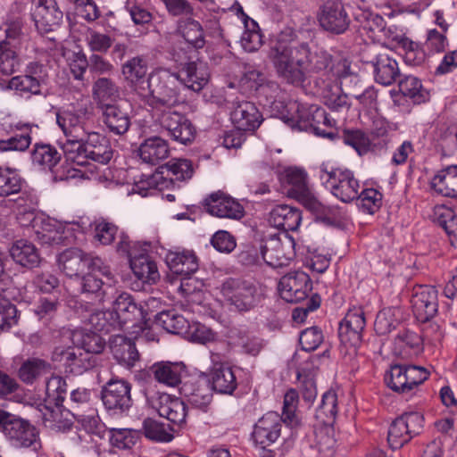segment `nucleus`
I'll return each mask as SVG.
<instances>
[{"label": "nucleus", "instance_id": "f257e3e1", "mask_svg": "<svg viewBox=\"0 0 457 457\" xmlns=\"http://www.w3.org/2000/svg\"><path fill=\"white\" fill-rule=\"evenodd\" d=\"M87 119L86 112H58L56 122L64 135L60 146L67 161L77 165H89L91 161L106 164L112 157L111 145L104 136L88 127Z\"/></svg>", "mask_w": 457, "mask_h": 457}, {"label": "nucleus", "instance_id": "f03ea898", "mask_svg": "<svg viewBox=\"0 0 457 457\" xmlns=\"http://www.w3.org/2000/svg\"><path fill=\"white\" fill-rule=\"evenodd\" d=\"M320 179L326 188L343 203H351L358 199L361 184L353 171L346 168L328 169L321 165Z\"/></svg>", "mask_w": 457, "mask_h": 457}, {"label": "nucleus", "instance_id": "7ed1b4c3", "mask_svg": "<svg viewBox=\"0 0 457 457\" xmlns=\"http://www.w3.org/2000/svg\"><path fill=\"white\" fill-rule=\"evenodd\" d=\"M58 263L60 269L71 278L80 275L87 269L99 270L108 281L112 279L110 268L104 263L102 259L93 257L79 248L63 251L58 257Z\"/></svg>", "mask_w": 457, "mask_h": 457}, {"label": "nucleus", "instance_id": "20e7f679", "mask_svg": "<svg viewBox=\"0 0 457 457\" xmlns=\"http://www.w3.org/2000/svg\"><path fill=\"white\" fill-rule=\"evenodd\" d=\"M179 80L176 74L165 73L160 78L155 88L148 95H142L154 113L175 109L183 103L179 95Z\"/></svg>", "mask_w": 457, "mask_h": 457}, {"label": "nucleus", "instance_id": "39448f33", "mask_svg": "<svg viewBox=\"0 0 457 457\" xmlns=\"http://www.w3.org/2000/svg\"><path fill=\"white\" fill-rule=\"evenodd\" d=\"M429 371L416 365H393L385 376L388 387L399 394H408L428 379Z\"/></svg>", "mask_w": 457, "mask_h": 457}, {"label": "nucleus", "instance_id": "423d86ee", "mask_svg": "<svg viewBox=\"0 0 457 457\" xmlns=\"http://www.w3.org/2000/svg\"><path fill=\"white\" fill-rule=\"evenodd\" d=\"M291 113L282 116V120L292 129L299 130L312 129L318 136L327 137L319 128L321 120H327L326 112L314 104L306 105L293 103L289 106Z\"/></svg>", "mask_w": 457, "mask_h": 457}, {"label": "nucleus", "instance_id": "0eeeda50", "mask_svg": "<svg viewBox=\"0 0 457 457\" xmlns=\"http://www.w3.org/2000/svg\"><path fill=\"white\" fill-rule=\"evenodd\" d=\"M161 127L168 135L182 145H188L195 137V129L187 117L178 110L171 109L154 113Z\"/></svg>", "mask_w": 457, "mask_h": 457}, {"label": "nucleus", "instance_id": "6e6552de", "mask_svg": "<svg viewBox=\"0 0 457 457\" xmlns=\"http://www.w3.org/2000/svg\"><path fill=\"white\" fill-rule=\"evenodd\" d=\"M221 294L241 312L255 307L261 300V294L253 284L235 278H229L222 284Z\"/></svg>", "mask_w": 457, "mask_h": 457}, {"label": "nucleus", "instance_id": "1a4fd4ad", "mask_svg": "<svg viewBox=\"0 0 457 457\" xmlns=\"http://www.w3.org/2000/svg\"><path fill=\"white\" fill-rule=\"evenodd\" d=\"M293 237L284 235V238L270 236L261 244V254L264 262L272 268L287 266L295 256Z\"/></svg>", "mask_w": 457, "mask_h": 457}, {"label": "nucleus", "instance_id": "9d476101", "mask_svg": "<svg viewBox=\"0 0 457 457\" xmlns=\"http://www.w3.org/2000/svg\"><path fill=\"white\" fill-rule=\"evenodd\" d=\"M111 312L119 329L127 327L128 323H132L133 328L141 330L145 324L147 312L142 305H137L128 293H120L116 297Z\"/></svg>", "mask_w": 457, "mask_h": 457}, {"label": "nucleus", "instance_id": "9b49d317", "mask_svg": "<svg viewBox=\"0 0 457 457\" xmlns=\"http://www.w3.org/2000/svg\"><path fill=\"white\" fill-rule=\"evenodd\" d=\"M146 402L161 417L166 418L173 426L180 427L186 421L187 408L185 403L168 394L147 391Z\"/></svg>", "mask_w": 457, "mask_h": 457}, {"label": "nucleus", "instance_id": "f8f14e48", "mask_svg": "<svg viewBox=\"0 0 457 457\" xmlns=\"http://www.w3.org/2000/svg\"><path fill=\"white\" fill-rule=\"evenodd\" d=\"M423 427V416L420 412H405L391 424L387 440L391 448H401L414 436L420 434Z\"/></svg>", "mask_w": 457, "mask_h": 457}, {"label": "nucleus", "instance_id": "ddd939ff", "mask_svg": "<svg viewBox=\"0 0 457 457\" xmlns=\"http://www.w3.org/2000/svg\"><path fill=\"white\" fill-rule=\"evenodd\" d=\"M31 18L39 33H48L57 29L63 18L56 0H32Z\"/></svg>", "mask_w": 457, "mask_h": 457}, {"label": "nucleus", "instance_id": "4468645a", "mask_svg": "<svg viewBox=\"0 0 457 457\" xmlns=\"http://www.w3.org/2000/svg\"><path fill=\"white\" fill-rule=\"evenodd\" d=\"M162 170L165 171L155 173L151 179L157 189L163 190L174 187L175 182H183L190 179L194 174L191 161L187 159H174L166 163Z\"/></svg>", "mask_w": 457, "mask_h": 457}, {"label": "nucleus", "instance_id": "2eb2a0df", "mask_svg": "<svg viewBox=\"0 0 457 457\" xmlns=\"http://www.w3.org/2000/svg\"><path fill=\"white\" fill-rule=\"evenodd\" d=\"M4 435L9 443L16 448L31 446L36 448L38 445L36 428L29 421L12 414L4 428Z\"/></svg>", "mask_w": 457, "mask_h": 457}, {"label": "nucleus", "instance_id": "dca6fc26", "mask_svg": "<svg viewBox=\"0 0 457 457\" xmlns=\"http://www.w3.org/2000/svg\"><path fill=\"white\" fill-rule=\"evenodd\" d=\"M204 205L208 213L218 218L238 220L245 216V209L241 204L220 191L206 197Z\"/></svg>", "mask_w": 457, "mask_h": 457}, {"label": "nucleus", "instance_id": "f3484780", "mask_svg": "<svg viewBox=\"0 0 457 457\" xmlns=\"http://www.w3.org/2000/svg\"><path fill=\"white\" fill-rule=\"evenodd\" d=\"M311 289V279L303 271L289 272L283 276L278 283L280 295L288 303H297L305 299Z\"/></svg>", "mask_w": 457, "mask_h": 457}, {"label": "nucleus", "instance_id": "a211bd4d", "mask_svg": "<svg viewBox=\"0 0 457 457\" xmlns=\"http://www.w3.org/2000/svg\"><path fill=\"white\" fill-rule=\"evenodd\" d=\"M102 400L108 410H128L131 406L130 385L123 379H110L102 390Z\"/></svg>", "mask_w": 457, "mask_h": 457}, {"label": "nucleus", "instance_id": "6ab92c4d", "mask_svg": "<svg viewBox=\"0 0 457 457\" xmlns=\"http://www.w3.org/2000/svg\"><path fill=\"white\" fill-rule=\"evenodd\" d=\"M320 26L330 32L340 34L349 26V17L340 0H327L319 14Z\"/></svg>", "mask_w": 457, "mask_h": 457}, {"label": "nucleus", "instance_id": "aec40b11", "mask_svg": "<svg viewBox=\"0 0 457 457\" xmlns=\"http://www.w3.org/2000/svg\"><path fill=\"white\" fill-rule=\"evenodd\" d=\"M364 312L361 308L348 311L338 328L340 341L345 345L357 347L361 341V334L365 328Z\"/></svg>", "mask_w": 457, "mask_h": 457}, {"label": "nucleus", "instance_id": "412c9836", "mask_svg": "<svg viewBox=\"0 0 457 457\" xmlns=\"http://www.w3.org/2000/svg\"><path fill=\"white\" fill-rule=\"evenodd\" d=\"M411 303L416 318L427 321L437 312V290L431 286H420L412 295Z\"/></svg>", "mask_w": 457, "mask_h": 457}, {"label": "nucleus", "instance_id": "4be33fe9", "mask_svg": "<svg viewBox=\"0 0 457 457\" xmlns=\"http://www.w3.org/2000/svg\"><path fill=\"white\" fill-rule=\"evenodd\" d=\"M284 420L273 411L264 414L255 424L253 438L257 445H270L274 444L281 434Z\"/></svg>", "mask_w": 457, "mask_h": 457}, {"label": "nucleus", "instance_id": "5701e85b", "mask_svg": "<svg viewBox=\"0 0 457 457\" xmlns=\"http://www.w3.org/2000/svg\"><path fill=\"white\" fill-rule=\"evenodd\" d=\"M230 120L239 131H254L262 121L257 107L248 101H237L233 104Z\"/></svg>", "mask_w": 457, "mask_h": 457}, {"label": "nucleus", "instance_id": "b1692460", "mask_svg": "<svg viewBox=\"0 0 457 457\" xmlns=\"http://www.w3.org/2000/svg\"><path fill=\"white\" fill-rule=\"evenodd\" d=\"M176 76L179 79L182 80L188 88L198 92L208 82L210 73L206 63L201 59H196L195 61L182 64V67Z\"/></svg>", "mask_w": 457, "mask_h": 457}, {"label": "nucleus", "instance_id": "393cba45", "mask_svg": "<svg viewBox=\"0 0 457 457\" xmlns=\"http://www.w3.org/2000/svg\"><path fill=\"white\" fill-rule=\"evenodd\" d=\"M423 338L411 329H401L394 339L393 352L401 358L408 359L418 356L423 352Z\"/></svg>", "mask_w": 457, "mask_h": 457}, {"label": "nucleus", "instance_id": "a878e982", "mask_svg": "<svg viewBox=\"0 0 457 457\" xmlns=\"http://www.w3.org/2000/svg\"><path fill=\"white\" fill-rule=\"evenodd\" d=\"M33 226L42 244L59 245L67 237V225L50 217L36 220Z\"/></svg>", "mask_w": 457, "mask_h": 457}, {"label": "nucleus", "instance_id": "bb28decb", "mask_svg": "<svg viewBox=\"0 0 457 457\" xmlns=\"http://www.w3.org/2000/svg\"><path fill=\"white\" fill-rule=\"evenodd\" d=\"M302 220L301 212L287 204H280L274 207L270 214L268 221L270 226L284 231H295L300 226Z\"/></svg>", "mask_w": 457, "mask_h": 457}, {"label": "nucleus", "instance_id": "cd10ccee", "mask_svg": "<svg viewBox=\"0 0 457 457\" xmlns=\"http://www.w3.org/2000/svg\"><path fill=\"white\" fill-rule=\"evenodd\" d=\"M109 346L113 357L127 367H133L139 358L134 342L123 335L112 336Z\"/></svg>", "mask_w": 457, "mask_h": 457}, {"label": "nucleus", "instance_id": "c85d7f7f", "mask_svg": "<svg viewBox=\"0 0 457 457\" xmlns=\"http://www.w3.org/2000/svg\"><path fill=\"white\" fill-rule=\"evenodd\" d=\"M170 148L166 140L160 137L145 139L138 148V156L145 163L156 165L169 156Z\"/></svg>", "mask_w": 457, "mask_h": 457}, {"label": "nucleus", "instance_id": "c756f323", "mask_svg": "<svg viewBox=\"0 0 457 457\" xmlns=\"http://www.w3.org/2000/svg\"><path fill=\"white\" fill-rule=\"evenodd\" d=\"M430 187L437 195L457 198V165L440 170L431 179Z\"/></svg>", "mask_w": 457, "mask_h": 457}, {"label": "nucleus", "instance_id": "7c9ffc66", "mask_svg": "<svg viewBox=\"0 0 457 457\" xmlns=\"http://www.w3.org/2000/svg\"><path fill=\"white\" fill-rule=\"evenodd\" d=\"M31 162L44 171H53L62 159L61 154L50 144L36 143L30 153Z\"/></svg>", "mask_w": 457, "mask_h": 457}, {"label": "nucleus", "instance_id": "2f4dec72", "mask_svg": "<svg viewBox=\"0 0 457 457\" xmlns=\"http://www.w3.org/2000/svg\"><path fill=\"white\" fill-rule=\"evenodd\" d=\"M166 262L170 270L181 276H189L198 270V260L193 251L169 252Z\"/></svg>", "mask_w": 457, "mask_h": 457}, {"label": "nucleus", "instance_id": "473e14b6", "mask_svg": "<svg viewBox=\"0 0 457 457\" xmlns=\"http://www.w3.org/2000/svg\"><path fill=\"white\" fill-rule=\"evenodd\" d=\"M310 59H277L278 73L292 84L301 83L309 71Z\"/></svg>", "mask_w": 457, "mask_h": 457}, {"label": "nucleus", "instance_id": "72a5a7b5", "mask_svg": "<svg viewBox=\"0 0 457 457\" xmlns=\"http://www.w3.org/2000/svg\"><path fill=\"white\" fill-rule=\"evenodd\" d=\"M125 102L109 105L103 108L104 121L108 129L117 134L122 135L128 131L130 126L129 113L123 110Z\"/></svg>", "mask_w": 457, "mask_h": 457}, {"label": "nucleus", "instance_id": "f704fd0d", "mask_svg": "<svg viewBox=\"0 0 457 457\" xmlns=\"http://www.w3.org/2000/svg\"><path fill=\"white\" fill-rule=\"evenodd\" d=\"M12 260L22 267L32 269L40 263V255L36 246L26 239L15 241L10 248Z\"/></svg>", "mask_w": 457, "mask_h": 457}, {"label": "nucleus", "instance_id": "c9c22d12", "mask_svg": "<svg viewBox=\"0 0 457 457\" xmlns=\"http://www.w3.org/2000/svg\"><path fill=\"white\" fill-rule=\"evenodd\" d=\"M230 343L240 348L245 354L257 356L266 345L263 338L246 331L234 330L229 337Z\"/></svg>", "mask_w": 457, "mask_h": 457}, {"label": "nucleus", "instance_id": "e433bc0d", "mask_svg": "<svg viewBox=\"0 0 457 457\" xmlns=\"http://www.w3.org/2000/svg\"><path fill=\"white\" fill-rule=\"evenodd\" d=\"M52 365L47 361L30 357L25 360L18 370L19 378L27 385H32L37 378L49 373Z\"/></svg>", "mask_w": 457, "mask_h": 457}, {"label": "nucleus", "instance_id": "4c0bfd02", "mask_svg": "<svg viewBox=\"0 0 457 457\" xmlns=\"http://www.w3.org/2000/svg\"><path fill=\"white\" fill-rule=\"evenodd\" d=\"M129 264L139 280L151 284L159 279L160 275L155 262L145 253L135 254L129 259Z\"/></svg>", "mask_w": 457, "mask_h": 457}, {"label": "nucleus", "instance_id": "58836bf2", "mask_svg": "<svg viewBox=\"0 0 457 457\" xmlns=\"http://www.w3.org/2000/svg\"><path fill=\"white\" fill-rule=\"evenodd\" d=\"M154 378L168 386H176L181 382L184 365L178 362H158L151 367Z\"/></svg>", "mask_w": 457, "mask_h": 457}, {"label": "nucleus", "instance_id": "ea45409f", "mask_svg": "<svg viewBox=\"0 0 457 457\" xmlns=\"http://www.w3.org/2000/svg\"><path fill=\"white\" fill-rule=\"evenodd\" d=\"M71 338L74 345L84 353H100L104 348L105 341L96 332L86 329H77L71 333Z\"/></svg>", "mask_w": 457, "mask_h": 457}, {"label": "nucleus", "instance_id": "a19ab883", "mask_svg": "<svg viewBox=\"0 0 457 457\" xmlns=\"http://www.w3.org/2000/svg\"><path fill=\"white\" fill-rule=\"evenodd\" d=\"M61 361H63L67 371L74 375H80L90 367L92 363L87 354L79 347L78 349L68 348L61 352Z\"/></svg>", "mask_w": 457, "mask_h": 457}, {"label": "nucleus", "instance_id": "79ce46f5", "mask_svg": "<svg viewBox=\"0 0 457 457\" xmlns=\"http://www.w3.org/2000/svg\"><path fill=\"white\" fill-rule=\"evenodd\" d=\"M238 11L242 15V20L245 28L240 38V45L245 52L253 53L258 50L262 44V36L258 29V24L243 12L241 6Z\"/></svg>", "mask_w": 457, "mask_h": 457}, {"label": "nucleus", "instance_id": "37998d69", "mask_svg": "<svg viewBox=\"0 0 457 457\" xmlns=\"http://www.w3.org/2000/svg\"><path fill=\"white\" fill-rule=\"evenodd\" d=\"M93 95L102 109L120 101L119 88L112 80L105 78L99 79L95 83Z\"/></svg>", "mask_w": 457, "mask_h": 457}, {"label": "nucleus", "instance_id": "c03bdc74", "mask_svg": "<svg viewBox=\"0 0 457 457\" xmlns=\"http://www.w3.org/2000/svg\"><path fill=\"white\" fill-rule=\"evenodd\" d=\"M179 31L185 40L187 48L200 49L205 45L204 32L199 22L187 19L179 24Z\"/></svg>", "mask_w": 457, "mask_h": 457}, {"label": "nucleus", "instance_id": "a18cd8bd", "mask_svg": "<svg viewBox=\"0 0 457 457\" xmlns=\"http://www.w3.org/2000/svg\"><path fill=\"white\" fill-rule=\"evenodd\" d=\"M399 90L414 104H423L430 99L429 90L423 87L419 79L412 76H408L399 82Z\"/></svg>", "mask_w": 457, "mask_h": 457}, {"label": "nucleus", "instance_id": "49530a36", "mask_svg": "<svg viewBox=\"0 0 457 457\" xmlns=\"http://www.w3.org/2000/svg\"><path fill=\"white\" fill-rule=\"evenodd\" d=\"M212 384L214 390L228 395L232 394L237 386L232 369L227 366H220L212 370Z\"/></svg>", "mask_w": 457, "mask_h": 457}, {"label": "nucleus", "instance_id": "de8ad7c7", "mask_svg": "<svg viewBox=\"0 0 457 457\" xmlns=\"http://www.w3.org/2000/svg\"><path fill=\"white\" fill-rule=\"evenodd\" d=\"M24 185V179L16 170L0 168V196H9L18 193L24 195L22 192Z\"/></svg>", "mask_w": 457, "mask_h": 457}, {"label": "nucleus", "instance_id": "09e8293b", "mask_svg": "<svg viewBox=\"0 0 457 457\" xmlns=\"http://www.w3.org/2000/svg\"><path fill=\"white\" fill-rule=\"evenodd\" d=\"M375 80L383 85L393 84L400 75L395 59H378L374 63Z\"/></svg>", "mask_w": 457, "mask_h": 457}, {"label": "nucleus", "instance_id": "8fccbe9b", "mask_svg": "<svg viewBox=\"0 0 457 457\" xmlns=\"http://www.w3.org/2000/svg\"><path fill=\"white\" fill-rule=\"evenodd\" d=\"M86 312H88V314L83 315L82 319L96 331H105L108 333L112 328H117L111 310L105 312L95 311L91 307L87 306Z\"/></svg>", "mask_w": 457, "mask_h": 457}, {"label": "nucleus", "instance_id": "3c124183", "mask_svg": "<svg viewBox=\"0 0 457 457\" xmlns=\"http://www.w3.org/2000/svg\"><path fill=\"white\" fill-rule=\"evenodd\" d=\"M17 130L21 131L20 135L11 137L6 140H0V151H20L23 152L29 148L31 144L30 127L29 124L17 123Z\"/></svg>", "mask_w": 457, "mask_h": 457}, {"label": "nucleus", "instance_id": "603ef678", "mask_svg": "<svg viewBox=\"0 0 457 457\" xmlns=\"http://www.w3.org/2000/svg\"><path fill=\"white\" fill-rule=\"evenodd\" d=\"M401 311L395 307H387L381 310L375 320L374 328L378 335H386L395 329L400 323Z\"/></svg>", "mask_w": 457, "mask_h": 457}, {"label": "nucleus", "instance_id": "864d4df0", "mask_svg": "<svg viewBox=\"0 0 457 457\" xmlns=\"http://www.w3.org/2000/svg\"><path fill=\"white\" fill-rule=\"evenodd\" d=\"M59 406L55 405L54 408L45 406L44 411L41 410L40 411L42 412V420L46 428L56 432H64L71 428V422L63 417V413Z\"/></svg>", "mask_w": 457, "mask_h": 457}, {"label": "nucleus", "instance_id": "5fc2aeb1", "mask_svg": "<svg viewBox=\"0 0 457 457\" xmlns=\"http://www.w3.org/2000/svg\"><path fill=\"white\" fill-rule=\"evenodd\" d=\"M157 322L165 330L173 334L185 336L189 321L175 311H167L160 312L157 315Z\"/></svg>", "mask_w": 457, "mask_h": 457}, {"label": "nucleus", "instance_id": "6e6d98bb", "mask_svg": "<svg viewBox=\"0 0 457 457\" xmlns=\"http://www.w3.org/2000/svg\"><path fill=\"white\" fill-rule=\"evenodd\" d=\"M436 220L450 237L451 244L457 247V215L450 209L439 206L435 210Z\"/></svg>", "mask_w": 457, "mask_h": 457}, {"label": "nucleus", "instance_id": "4d7b16f0", "mask_svg": "<svg viewBox=\"0 0 457 457\" xmlns=\"http://www.w3.org/2000/svg\"><path fill=\"white\" fill-rule=\"evenodd\" d=\"M146 74L147 64L145 59H129L122 65V75L131 84L146 83L149 87L150 84L145 80Z\"/></svg>", "mask_w": 457, "mask_h": 457}, {"label": "nucleus", "instance_id": "13d9d810", "mask_svg": "<svg viewBox=\"0 0 457 457\" xmlns=\"http://www.w3.org/2000/svg\"><path fill=\"white\" fill-rule=\"evenodd\" d=\"M99 275L103 276L99 270H88V272L82 278L81 287L83 293L94 295L96 301L102 303L105 295L104 287L107 282L103 281Z\"/></svg>", "mask_w": 457, "mask_h": 457}, {"label": "nucleus", "instance_id": "bf43d9fd", "mask_svg": "<svg viewBox=\"0 0 457 457\" xmlns=\"http://www.w3.org/2000/svg\"><path fill=\"white\" fill-rule=\"evenodd\" d=\"M283 180L287 183L290 188L288 194L295 197L302 191L308 188L307 185V174L306 172L299 168H287L284 171Z\"/></svg>", "mask_w": 457, "mask_h": 457}, {"label": "nucleus", "instance_id": "052dcab7", "mask_svg": "<svg viewBox=\"0 0 457 457\" xmlns=\"http://www.w3.org/2000/svg\"><path fill=\"white\" fill-rule=\"evenodd\" d=\"M298 393L295 389L288 390L284 396L282 420L290 428L300 425V418L296 413Z\"/></svg>", "mask_w": 457, "mask_h": 457}, {"label": "nucleus", "instance_id": "680f3d73", "mask_svg": "<svg viewBox=\"0 0 457 457\" xmlns=\"http://www.w3.org/2000/svg\"><path fill=\"white\" fill-rule=\"evenodd\" d=\"M143 430L145 436L152 440L170 442L173 438V436L170 433V431L173 430L172 428H167L163 423L151 418L144 420Z\"/></svg>", "mask_w": 457, "mask_h": 457}, {"label": "nucleus", "instance_id": "e2e57ef3", "mask_svg": "<svg viewBox=\"0 0 457 457\" xmlns=\"http://www.w3.org/2000/svg\"><path fill=\"white\" fill-rule=\"evenodd\" d=\"M67 395L66 381L59 376H52L46 384V395L49 403L61 405Z\"/></svg>", "mask_w": 457, "mask_h": 457}, {"label": "nucleus", "instance_id": "0e129e2a", "mask_svg": "<svg viewBox=\"0 0 457 457\" xmlns=\"http://www.w3.org/2000/svg\"><path fill=\"white\" fill-rule=\"evenodd\" d=\"M298 41L295 37L292 29H287L283 30L278 37L272 46L277 54V57H293V48H296Z\"/></svg>", "mask_w": 457, "mask_h": 457}, {"label": "nucleus", "instance_id": "69168bd1", "mask_svg": "<svg viewBox=\"0 0 457 457\" xmlns=\"http://www.w3.org/2000/svg\"><path fill=\"white\" fill-rule=\"evenodd\" d=\"M184 337L191 342L204 345L214 341L216 333L200 322H189Z\"/></svg>", "mask_w": 457, "mask_h": 457}, {"label": "nucleus", "instance_id": "338daca9", "mask_svg": "<svg viewBox=\"0 0 457 457\" xmlns=\"http://www.w3.org/2000/svg\"><path fill=\"white\" fill-rule=\"evenodd\" d=\"M320 65L328 69V72L335 79H343L355 75L349 59H322Z\"/></svg>", "mask_w": 457, "mask_h": 457}, {"label": "nucleus", "instance_id": "774afa93", "mask_svg": "<svg viewBox=\"0 0 457 457\" xmlns=\"http://www.w3.org/2000/svg\"><path fill=\"white\" fill-rule=\"evenodd\" d=\"M333 433V428L327 425L315 430L316 447L325 456H331L334 453L336 440Z\"/></svg>", "mask_w": 457, "mask_h": 457}]
</instances>
